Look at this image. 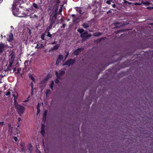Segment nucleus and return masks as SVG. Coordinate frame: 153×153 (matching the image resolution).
<instances>
[{"instance_id":"f257e3e1","label":"nucleus","mask_w":153,"mask_h":153,"mask_svg":"<svg viewBox=\"0 0 153 153\" xmlns=\"http://www.w3.org/2000/svg\"><path fill=\"white\" fill-rule=\"evenodd\" d=\"M15 53L12 52L9 56V64L7 67V69L10 71L11 70V68L15 59Z\"/></svg>"},{"instance_id":"f03ea898","label":"nucleus","mask_w":153,"mask_h":153,"mask_svg":"<svg viewBox=\"0 0 153 153\" xmlns=\"http://www.w3.org/2000/svg\"><path fill=\"white\" fill-rule=\"evenodd\" d=\"M92 36L90 33H89L88 31L85 30L81 34L80 36L82 39L81 42L82 43L84 42L85 41L88 39Z\"/></svg>"},{"instance_id":"7ed1b4c3","label":"nucleus","mask_w":153,"mask_h":153,"mask_svg":"<svg viewBox=\"0 0 153 153\" xmlns=\"http://www.w3.org/2000/svg\"><path fill=\"white\" fill-rule=\"evenodd\" d=\"M16 108L18 114L21 116L24 112L25 108L22 105H18L16 106Z\"/></svg>"},{"instance_id":"20e7f679","label":"nucleus","mask_w":153,"mask_h":153,"mask_svg":"<svg viewBox=\"0 0 153 153\" xmlns=\"http://www.w3.org/2000/svg\"><path fill=\"white\" fill-rule=\"evenodd\" d=\"M12 10L13 15L15 16H17L19 17L22 16V13L21 12L19 11V9L18 8H17L16 7L12 6Z\"/></svg>"},{"instance_id":"39448f33","label":"nucleus","mask_w":153,"mask_h":153,"mask_svg":"<svg viewBox=\"0 0 153 153\" xmlns=\"http://www.w3.org/2000/svg\"><path fill=\"white\" fill-rule=\"evenodd\" d=\"M26 0H14L13 3V7H16L19 4L25 3L26 2Z\"/></svg>"},{"instance_id":"423d86ee","label":"nucleus","mask_w":153,"mask_h":153,"mask_svg":"<svg viewBox=\"0 0 153 153\" xmlns=\"http://www.w3.org/2000/svg\"><path fill=\"white\" fill-rule=\"evenodd\" d=\"M75 62L76 61L74 59H70L64 64L63 65H68V66H70V65H73L75 63Z\"/></svg>"},{"instance_id":"0eeeda50","label":"nucleus","mask_w":153,"mask_h":153,"mask_svg":"<svg viewBox=\"0 0 153 153\" xmlns=\"http://www.w3.org/2000/svg\"><path fill=\"white\" fill-rule=\"evenodd\" d=\"M56 18V17L53 16L52 15H51L49 19L50 25L53 26L54 24H55Z\"/></svg>"},{"instance_id":"6e6552de","label":"nucleus","mask_w":153,"mask_h":153,"mask_svg":"<svg viewBox=\"0 0 153 153\" xmlns=\"http://www.w3.org/2000/svg\"><path fill=\"white\" fill-rule=\"evenodd\" d=\"M65 73V72L63 71H60L59 73H58L57 71L55 72V74L57 78L59 79H60L61 76L64 75Z\"/></svg>"},{"instance_id":"1a4fd4ad","label":"nucleus","mask_w":153,"mask_h":153,"mask_svg":"<svg viewBox=\"0 0 153 153\" xmlns=\"http://www.w3.org/2000/svg\"><path fill=\"white\" fill-rule=\"evenodd\" d=\"M83 50L84 48H78L74 51V54L75 56H77L80 52L83 51Z\"/></svg>"},{"instance_id":"9d476101","label":"nucleus","mask_w":153,"mask_h":153,"mask_svg":"<svg viewBox=\"0 0 153 153\" xmlns=\"http://www.w3.org/2000/svg\"><path fill=\"white\" fill-rule=\"evenodd\" d=\"M7 40L8 42H10L13 40V36L12 32L10 33L9 34L7 35Z\"/></svg>"},{"instance_id":"9b49d317","label":"nucleus","mask_w":153,"mask_h":153,"mask_svg":"<svg viewBox=\"0 0 153 153\" xmlns=\"http://www.w3.org/2000/svg\"><path fill=\"white\" fill-rule=\"evenodd\" d=\"M58 7H54V6H53V10L52 12V14H53V15H52L53 16L57 17Z\"/></svg>"},{"instance_id":"f8f14e48","label":"nucleus","mask_w":153,"mask_h":153,"mask_svg":"<svg viewBox=\"0 0 153 153\" xmlns=\"http://www.w3.org/2000/svg\"><path fill=\"white\" fill-rule=\"evenodd\" d=\"M91 24V21H89L88 22V23H83L82 26L84 28L86 29L90 26Z\"/></svg>"},{"instance_id":"ddd939ff","label":"nucleus","mask_w":153,"mask_h":153,"mask_svg":"<svg viewBox=\"0 0 153 153\" xmlns=\"http://www.w3.org/2000/svg\"><path fill=\"white\" fill-rule=\"evenodd\" d=\"M63 58V56L62 55L59 54V56L58 58H57L56 63V65H58L61 62L62 60V59Z\"/></svg>"},{"instance_id":"4468645a","label":"nucleus","mask_w":153,"mask_h":153,"mask_svg":"<svg viewBox=\"0 0 153 153\" xmlns=\"http://www.w3.org/2000/svg\"><path fill=\"white\" fill-rule=\"evenodd\" d=\"M130 64V62L129 61H127L123 63L120 65L121 68H125L128 66Z\"/></svg>"},{"instance_id":"2eb2a0df","label":"nucleus","mask_w":153,"mask_h":153,"mask_svg":"<svg viewBox=\"0 0 153 153\" xmlns=\"http://www.w3.org/2000/svg\"><path fill=\"white\" fill-rule=\"evenodd\" d=\"M5 45L3 43H0V53H2L5 50Z\"/></svg>"},{"instance_id":"dca6fc26","label":"nucleus","mask_w":153,"mask_h":153,"mask_svg":"<svg viewBox=\"0 0 153 153\" xmlns=\"http://www.w3.org/2000/svg\"><path fill=\"white\" fill-rule=\"evenodd\" d=\"M82 8L81 7H76L75 8V9L76 11H77V12L79 13L80 14H82L83 12L82 11Z\"/></svg>"},{"instance_id":"f3484780","label":"nucleus","mask_w":153,"mask_h":153,"mask_svg":"<svg viewBox=\"0 0 153 153\" xmlns=\"http://www.w3.org/2000/svg\"><path fill=\"white\" fill-rule=\"evenodd\" d=\"M47 111L45 110V111L44 113L43 114L42 120L43 121L45 122L46 120L47 115Z\"/></svg>"},{"instance_id":"a211bd4d","label":"nucleus","mask_w":153,"mask_h":153,"mask_svg":"<svg viewBox=\"0 0 153 153\" xmlns=\"http://www.w3.org/2000/svg\"><path fill=\"white\" fill-rule=\"evenodd\" d=\"M8 125L9 128L8 131L11 134L12 133V129L13 127L11 126L10 123H8Z\"/></svg>"},{"instance_id":"6ab92c4d","label":"nucleus","mask_w":153,"mask_h":153,"mask_svg":"<svg viewBox=\"0 0 153 153\" xmlns=\"http://www.w3.org/2000/svg\"><path fill=\"white\" fill-rule=\"evenodd\" d=\"M33 7L36 9H40V8H41L40 5H38L35 3H33Z\"/></svg>"},{"instance_id":"aec40b11","label":"nucleus","mask_w":153,"mask_h":153,"mask_svg":"<svg viewBox=\"0 0 153 153\" xmlns=\"http://www.w3.org/2000/svg\"><path fill=\"white\" fill-rule=\"evenodd\" d=\"M60 2V0H55V2L56 3L53 6H54V7H59Z\"/></svg>"},{"instance_id":"412c9836","label":"nucleus","mask_w":153,"mask_h":153,"mask_svg":"<svg viewBox=\"0 0 153 153\" xmlns=\"http://www.w3.org/2000/svg\"><path fill=\"white\" fill-rule=\"evenodd\" d=\"M41 133L42 135H44L45 133V126L43 124H42Z\"/></svg>"},{"instance_id":"4be33fe9","label":"nucleus","mask_w":153,"mask_h":153,"mask_svg":"<svg viewBox=\"0 0 153 153\" xmlns=\"http://www.w3.org/2000/svg\"><path fill=\"white\" fill-rule=\"evenodd\" d=\"M28 149L29 151L30 152V153H31L32 152V146L31 144L29 143L28 144Z\"/></svg>"},{"instance_id":"5701e85b","label":"nucleus","mask_w":153,"mask_h":153,"mask_svg":"<svg viewBox=\"0 0 153 153\" xmlns=\"http://www.w3.org/2000/svg\"><path fill=\"white\" fill-rule=\"evenodd\" d=\"M59 44H57L56 45L53 47H52L51 48V50H56L58 49L59 48Z\"/></svg>"},{"instance_id":"b1692460","label":"nucleus","mask_w":153,"mask_h":153,"mask_svg":"<svg viewBox=\"0 0 153 153\" xmlns=\"http://www.w3.org/2000/svg\"><path fill=\"white\" fill-rule=\"evenodd\" d=\"M44 47L43 44L40 43L37 44L35 47V48L39 49L40 48H42Z\"/></svg>"},{"instance_id":"393cba45","label":"nucleus","mask_w":153,"mask_h":153,"mask_svg":"<svg viewBox=\"0 0 153 153\" xmlns=\"http://www.w3.org/2000/svg\"><path fill=\"white\" fill-rule=\"evenodd\" d=\"M30 18L32 19H36L37 20L38 19V16L35 14H32L30 16Z\"/></svg>"},{"instance_id":"a878e982","label":"nucleus","mask_w":153,"mask_h":153,"mask_svg":"<svg viewBox=\"0 0 153 153\" xmlns=\"http://www.w3.org/2000/svg\"><path fill=\"white\" fill-rule=\"evenodd\" d=\"M141 2V4H142L144 5H149L150 4V3L148 1H143L142 0Z\"/></svg>"},{"instance_id":"bb28decb","label":"nucleus","mask_w":153,"mask_h":153,"mask_svg":"<svg viewBox=\"0 0 153 153\" xmlns=\"http://www.w3.org/2000/svg\"><path fill=\"white\" fill-rule=\"evenodd\" d=\"M102 35L101 33L100 32H96L94 33V36L96 37H98Z\"/></svg>"},{"instance_id":"cd10ccee","label":"nucleus","mask_w":153,"mask_h":153,"mask_svg":"<svg viewBox=\"0 0 153 153\" xmlns=\"http://www.w3.org/2000/svg\"><path fill=\"white\" fill-rule=\"evenodd\" d=\"M50 75L49 74H48L46 77H45V78L44 79L43 81H47L49 78L50 77Z\"/></svg>"},{"instance_id":"c85d7f7f","label":"nucleus","mask_w":153,"mask_h":153,"mask_svg":"<svg viewBox=\"0 0 153 153\" xmlns=\"http://www.w3.org/2000/svg\"><path fill=\"white\" fill-rule=\"evenodd\" d=\"M77 31L78 32H79V33L81 34L82 33H83L84 31V30L82 28L78 29L77 30Z\"/></svg>"},{"instance_id":"c756f323","label":"nucleus","mask_w":153,"mask_h":153,"mask_svg":"<svg viewBox=\"0 0 153 153\" xmlns=\"http://www.w3.org/2000/svg\"><path fill=\"white\" fill-rule=\"evenodd\" d=\"M54 85V82L53 81H52L50 85V87L52 90H53V86Z\"/></svg>"},{"instance_id":"7c9ffc66","label":"nucleus","mask_w":153,"mask_h":153,"mask_svg":"<svg viewBox=\"0 0 153 153\" xmlns=\"http://www.w3.org/2000/svg\"><path fill=\"white\" fill-rule=\"evenodd\" d=\"M52 25H50L47 28L45 31L49 32V31L52 28Z\"/></svg>"},{"instance_id":"2f4dec72","label":"nucleus","mask_w":153,"mask_h":153,"mask_svg":"<svg viewBox=\"0 0 153 153\" xmlns=\"http://www.w3.org/2000/svg\"><path fill=\"white\" fill-rule=\"evenodd\" d=\"M29 77L33 81H35V78L33 77L32 75L30 74H29L28 75Z\"/></svg>"},{"instance_id":"473e14b6","label":"nucleus","mask_w":153,"mask_h":153,"mask_svg":"<svg viewBox=\"0 0 153 153\" xmlns=\"http://www.w3.org/2000/svg\"><path fill=\"white\" fill-rule=\"evenodd\" d=\"M26 151V149L25 147L21 148L20 152H24L25 153Z\"/></svg>"},{"instance_id":"72a5a7b5","label":"nucleus","mask_w":153,"mask_h":153,"mask_svg":"<svg viewBox=\"0 0 153 153\" xmlns=\"http://www.w3.org/2000/svg\"><path fill=\"white\" fill-rule=\"evenodd\" d=\"M13 96L14 97V100L15 102L16 101V99L17 98V97L18 96V94H17V95L16 96L14 94H13Z\"/></svg>"},{"instance_id":"f704fd0d","label":"nucleus","mask_w":153,"mask_h":153,"mask_svg":"<svg viewBox=\"0 0 153 153\" xmlns=\"http://www.w3.org/2000/svg\"><path fill=\"white\" fill-rule=\"evenodd\" d=\"M20 146L21 148L25 147V144L24 142H22L20 143Z\"/></svg>"},{"instance_id":"c9c22d12","label":"nucleus","mask_w":153,"mask_h":153,"mask_svg":"<svg viewBox=\"0 0 153 153\" xmlns=\"http://www.w3.org/2000/svg\"><path fill=\"white\" fill-rule=\"evenodd\" d=\"M45 36L43 34H42L41 36V38L42 39L44 40H46L47 39L45 37Z\"/></svg>"},{"instance_id":"e433bc0d","label":"nucleus","mask_w":153,"mask_h":153,"mask_svg":"<svg viewBox=\"0 0 153 153\" xmlns=\"http://www.w3.org/2000/svg\"><path fill=\"white\" fill-rule=\"evenodd\" d=\"M51 92V91L50 89H47L45 93H46V96L48 94H50Z\"/></svg>"},{"instance_id":"4c0bfd02","label":"nucleus","mask_w":153,"mask_h":153,"mask_svg":"<svg viewBox=\"0 0 153 153\" xmlns=\"http://www.w3.org/2000/svg\"><path fill=\"white\" fill-rule=\"evenodd\" d=\"M47 33V36L51 38H52V35L50 34V33L49 32H48Z\"/></svg>"},{"instance_id":"58836bf2","label":"nucleus","mask_w":153,"mask_h":153,"mask_svg":"<svg viewBox=\"0 0 153 153\" xmlns=\"http://www.w3.org/2000/svg\"><path fill=\"white\" fill-rule=\"evenodd\" d=\"M112 1V0H109L107 1L106 2V3L108 4H111V2Z\"/></svg>"},{"instance_id":"ea45409f","label":"nucleus","mask_w":153,"mask_h":153,"mask_svg":"<svg viewBox=\"0 0 153 153\" xmlns=\"http://www.w3.org/2000/svg\"><path fill=\"white\" fill-rule=\"evenodd\" d=\"M30 97V96H28V97H27V99L26 100H24L23 101V102H27L29 100V98Z\"/></svg>"},{"instance_id":"a19ab883","label":"nucleus","mask_w":153,"mask_h":153,"mask_svg":"<svg viewBox=\"0 0 153 153\" xmlns=\"http://www.w3.org/2000/svg\"><path fill=\"white\" fill-rule=\"evenodd\" d=\"M33 92V85H31V94L32 95Z\"/></svg>"},{"instance_id":"79ce46f5","label":"nucleus","mask_w":153,"mask_h":153,"mask_svg":"<svg viewBox=\"0 0 153 153\" xmlns=\"http://www.w3.org/2000/svg\"><path fill=\"white\" fill-rule=\"evenodd\" d=\"M55 82L57 84H58L59 82V80L57 79H55Z\"/></svg>"},{"instance_id":"37998d69","label":"nucleus","mask_w":153,"mask_h":153,"mask_svg":"<svg viewBox=\"0 0 153 153\" xmlns=\"http://www.w3.org/2000/svg\"><path fill=\"white\" fill-rule=\"evenodd\" d=\"M4 124V121H2L1 122H0V126L2 127Z\"/></svg>"},{"instance_id":"c03bdc74","label":"nucleus","mask_w":153,"mask_h":153,"mask_svg":"<svg viewBox=\"0 0 153 153\" xmlns=\"http://www.w3.org/2000/svg\"><path fill=\"white\" fill-rule=\"evenodd\" d=\"M134 4L135 5H142L141 3H139L137 2H135L134 3Z\"/></svg>"},{"instance_id":"a18cd8bd","label":"nucleus","mask_w":153,"mask_h":153,"mask_svg":"<svg viewBox=\"0 0 153 153\" xmlns=\"http://www.w3.org/2000/svg\"><path fill=\"white\" fill-rule=\"evenodd\" d=\"M21 70V68H19L17 70V72H16L15 74L20 73V71Z\"/></svg>"},{"instance_id":"49530a36","label":"nucleus","mask_w":153,"mask_h":153,"mask_svg":"<svg viewBox=\"0 0 153 153\" xmlns=\"http://www.w3.org/2000/svg\"><path fill=\"white\" fill-rule=\"evenodd\" d=\"M37 113L38 114H39L40 111V109L39 107H38V106H37Z\"/></svg>"},{"instance_id":"de8ad7c7","label":"nucleus","mask_w":153,"mask_h":153,"mask_svg":"<svg viewBox=\"0 0 153 153\" xmlns=\"http://www.w3.org/2000/svg\"><path fill=\"white\" fill-rule=\"evenodd\" d=\"M105 38H101L99 39H98L97 40V41L98 42H100L102 41V40L103 39H104Z\"/></svg>"},{"instance_id":"09e8293b","label":"nucleus","mask_w":153,"mask_h":153,"mask_svg":"<svg viewBox=\"0 0 153 153\" xmlns=\"http://www.w3.org/2000/svg\"><path fill=\"white\" fill-rule=\"evenodd\" d=\"M47 31H45L42 34H43L45 36H47V34H48V32H47Z\"/></svg>"},{"instance_id":"8fccbe9b","label":"nucleus","mask_w":153,"mask_h":153,"mask_svg":"<svg viewBox=\"0 0 153 153\" xmlns=\"http://www.w3.org/2000/svg\"><path fill=\"white\" fill-rule=\"evenodd\" d=\"M147 9L148 10L153 9V7H147Z\"/></svg>"},{"instance_id":"3c124183","label":"nucleus","mask_w":153,"mask_h":153,"mask_svg":"<svg viewBox=\"0 0 153 153\" xmlns=\"http://www.w3.org/2000/svg\"><path fill=\"white\" fill-rule=\"evenodd\" d=\"M69 54V52H68L65 56V59H67V58L68 57Z\"/></svg>"},{"instance_id":"603ef678","label":"nucleus","mask_w":153,"mask_h":153,"mask_svg":"<svg viewBox=\"0 0 153 153\" xmlns=\"http://www.w3.org/2000/svg\"><path fill=\"white\" fill-rule=\"evenodd\" d=\"M13 139H14L15 141V142H16L18 140V139L16 137H13Z\"/></svg>"},{"instance_id":"864d4df0","label":"nucleus","mask_w":153,"mask_h":153,"mask_svg":"<svg viewBox=\"0 0 153 153\" xmlns=\"http://www.w3.org/2000/svg\"><path fill=\"white\" fill-rule=\"evenodd\" d=\"M10 91H8L6 93V96H9L10 94Z\"/></svg>"},{"instance_id":"5fc2aeb1","label":"nucleus","mask_w":153,"mask_h":153,"mask_svg":"<svg viewBox=\"0 0 153 153\" xmlns=\"http://www.w3.org/2000/svg\"><path fill=\"white\" fill-rule=\"evenodd\" d=\"M13 72H15L16 71V67H13Z\"/></svg>"},{"instance_id":"6e6d98bb","label":"nucleus","mask_w":153,"mask_h":153,"mask_svg":"<svg viewBox=\"0 0 153 153\" xmlns=\"http://www.w3.org/2000/svg\"><path fill=\"white\" fill-rule=\"evenodd\" d=\"M111 12L112 11H111L110 10H109L107 12V13L108 14H109V13H111Z\"/></svg>"},{"instance_id":"4d7b16f0","label":"nucleus","mask_w":153,"mask_h":153,"mask_svg":"<svg viewBox=\"0 0 153 153\" xmlns=\"http://www.w3.org/2000/svg\"><path fill=\"white\" fill-rule=\"evenodd\" d=\"M19 7H21L22 8H24V6H23V5H22L21 4L20 5H19Z\"/></svg>"},{"instance_id":"13d9d810","label":"nucleus","mask_w":153,"mask_h":153,"mask_svg":"<svg viewBox=\"0 0 153 153\" xmlns=\"http://www.w3.org/2000/svg\"><path fill=\"white\" fill-rule=\"evenodd\" d=\"M112 7L114 8H116V5L115 4H114L112 5Z\"/></svg>"},{"instance_id":"bf43d9fd","label":"nucleus","mask_w":153,"mask_h":153,"mask_svg":"<svg viewBox=\"0 0 153 153\" xmlns=\"http://www.w3.org/2000/svg\"><path fill=\"white\" fill-rule=\"evenodd\" d=\"M28 62V61L26 60L24 64L25 65H26V64H27Z\"/></svg>"},{"instance_id":"052dcab7","label":"nucleus","mask_w":153,"mask_h":153,"mask_svg":"<svg viewBox=\"0 0 153 153\" xmlns=\"http://www.w3.org/2000/svg\"><path fill=\"white\" fill-rule=\"evenodd\" d=\"M66 25L65 24H64L62 25V27H63V28H64Z\"/></svg>"},{"instance_id":"680f3d73","label":"nucleus","mask_w":153,"mask_h":153,"mask_svg":"<svg viewBox=\"0 0 153 153\" xmlns=\"http://www.w3.org/2000/svg\"><path fill=\"white\" fill-rule=\"evenodd\" d=\"M127 2H128L126 0H124V4H127Z\"/></svg>"},{"instance_id":"e2e57ef3","label":"nucleus","mask_w":153,"mask_h":153,"mask_svg":"<svg viewBox=\"0 0 153 153\" xmlns=\"http://www.w3.org/2000/svg\"><path fill=\"white\" fill-rule=\"evenodd\" d=\"M127 4H129V5H131V4H132V2H128V1Z\"/></svg>"},{"instance_id":"0e129e2a","label":"nucleus","mask_w":153,"mask_h":153,"mask_svg":"<svg viewBox=\"0 0 153 153\" xmlns=\"http://www.w3.org/2000/svg\"><path fill=\"white\" fill-rule=\"evenodd\" d=\"M71 16H72V17L74 18V17H76V15H74V14H72V15H71Z\"/></svg>"},{"instance_id":"69168bd1","label":"nucleus","mask_w":153,"mask_h":153,"mask_svg":"<svg viewBox=\"0 0 153 153\" xmlns=\"http://www.w3.org/2000/svg\"><path fill=\"white\" fill-rule=\"evenodd\" d=\"M18 120L19 122H20L21 120V119L20 117H19L18 118Z\"/></svg>"},{"instance_id":"338daca9","label":"nucleus","mask_w":153,"mask_h":153,"mask_svg":"<svg viewBox=\"0 0 153 153\" xmlns=\"http://www.w3.org/2000/svg\"><path fill=\"white\" fill-rule=\"evenodd\" d=\"M62 9L61 8L59 10V12H62Z\"/></svg>"},{"instance_id":"774afa93","label":"nucleus","mask_w":153,"mask_h":153,"mask_svg":"<svg viewBox=\"0 0 153 153\" xmlns=\"http://www.w3.org/2000/svg\"><path fill=\"white\" fill-rule=\"evenodd\" d=\"M55 43H56V42H52L51 43L52 44V45L55 44Z\"/></svg>"}]
</instances>
